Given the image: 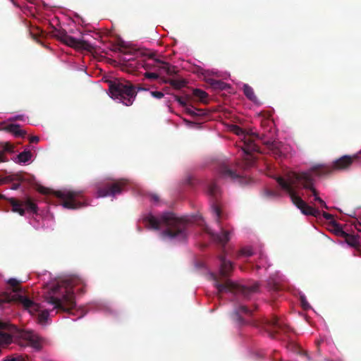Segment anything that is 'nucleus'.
Here are the masks:
<instances>
[{
    "label": "nucleus",
    "mask_w": 361,
    "mask_h": 361,
    "mask_svg": "<svg viewBox=\"0 0 361 361\" xmlns=\"http://www.w3.org/2000/svg\"><path fill=\"white\" fill-rule=\"evenodd\" d=\"M147 225L155 230L163 229L160 235L164 239L183 241L187 238L188 221L172 212L162 214L159 218L149 215L145 219Z\"/></svg>",
    "instance_id": "nucleus-1"
},
{
    "label": "nucleus",
    "mask_w": 361,
    "mask_h": 361,
    "mask_svg": "<svg viewBox=\"0 0 361 361\" xmlns=\"http://www.w3.org/2000/svg\"><path fill=\"white\" fill-rule=\"evenodd\" d=\"M73 286V282L71 280L63 281L52 286L45 295L46 301L54 305V308L58 311L70 312L76 305Z\"/></svg>",
    "instance_id": "nucleus-2"
},
{
    "label": "nucleus",
    "mask_w": 361,
    "mask_h": 361,
    "mask_svg": "<svg viewBox=\"0 0 361 361\" xmlns=\"http://www.w3.org/2000/svg\"><path fill=\"white\" fill-rule=\"evenodd\" d=\"M8 284L12 288V293H4L0 296V305L15 302L20 305L25 310L34 313L39 311V304L35 302L25 295V290L20 286V282L16 279H10Z\"/></svg>",
    "instance_id": "nucleus-3"
},
{
    "label": "nucleus",
    "mask_w": 361,
    "mask_h": 361,
    "mask_svg": "<svg viewBox=\"0 0 361 361\" xmlns=\"http://www.w3.org/2000/svg\"><path fill=\"white\" fill-rule=\"evenodd\" d=\"M109 90L112 98L119 100L126 106H130L138 91H147L148 89L142 85L135 86L130 81L118 80L111 82Z\"/></svg>",
    "instance_id": "nucleus-4"
},
{
    "label": "nucleus",
    "mask_w": 361,
    "mask_h": 361,
    "mask_svg": "<svg viewBox=\"0 0 361 361\" xmlns=\"http://www.w3.org/2000/svg\"><path fill=\"white\" fill-rule=\"evenodd\" d=\"M293 173H295L293 172L288 174L287 180L281 176L276 177L275 179L281 188L288 192L292 202L300 209L303 214L318 217L321 214L320 211L307 204L300 197L296 195L293 185L298 183V181L293 178Z\"/></svg>",
    "instance_id": "nucleus-5"
},
{
    "label": "nucleus",
    "mask_w": 361,
    "mask_h": 361,
    "mask_svg": "<svg viewBox=\"0 0 361 361\" xmlns=\"http://www.w3.org/2000/svg\"><path fill=\"white\" fill-rule=\"evenodd\" d=\"M207 192L208 194L214 200V202L212 204V209L213 213L215 214L216 221L221 229V232L219 234L209 231H207V232L212 235L214 240L224 246L230 240V232L224 230L220 224L221 211L218 203V199L221 194L220 188L215 182H211L208 185Z\"/></svg>",
    "instance_id": "nucleus-6"
},
{
    "label": "nucleus",
    "mask_w": 361,
    "mask_h": 361,
    "mask_svg": "<svg viewBox=\"0 0 361 361\" xmlns=\"http://www.w3.org/2000/svg\"><path fill=\"white\" fill-rule=\"evenodd\" d=\"M214 281V286L218 290V293H222L226 291H234L236 293L241 294L245 298L248 299L250 295L257 293L259 290V283L255 282L251 285L241 286L238 285L226 279L224 282H220L219 277L215 274H212Z\"/></svg>",
    "instance_id": "nucleus-7"
},
{
    "label": "nucleus",
    "mask_w": 361,
    "mask_h": 361,
    "mask_svg": "<svg viewBox=\"0 0 361 361\" xmlns=\"http://www.w3.org/2000/svg\"><path fill=\"white\" fill-rule=\"evenodd\" d=\"M361 157V151L353 156L344 155L333 162V166H316L312 167L309 172L314 173L317 176H324L330 174L334 170L342 171L348 169L353 163Z\"/></svg>",
    "instance_id": "nucleus-8"
},
{
    "label": "nucleus",
    "mask_w": 361,
    "mask_h": 361,
    "mask_svg": "<svg viewBox=\"0 0 361 361\" xmlns=\"http://www.w3.org/2000/svg\"><path fill=\"white\" fill-rule=\"evenodd\" d=\"M8 202L11 204V211L20 216H24L25 213L37 214L38 207L35 200L30 196H24L22 198L10 197L6 198Z\"/></svg>",
    "instance_id": "nucleus-9"
},
{
    "label": "nucleus",
    "mask_w": 361,
    "mask_h": 361,
    "mask_svg": "<svg viewBox=\"0 0 361 361\" xmlns=\"http://www.w3.org/2000/svg\"><path fill=\"white\" fill-rule=\"evenodd\" d=\"M252 324L262 327L273 338L277 334H287L292 331L289 326L276 317L271 319H262L261 321H254Z\"/></svg>",
    "instance_id": "nucleus-10"
},
{
    "label": "nucleus",
    "mask_w": 361,
    "mask_h": 361,
    "mask_svg": "<svg viewBox=\"0 0 361 361\" xmlns=\"http://www.w3.org/2000/svg\"><path fill=\"white\" fill-rule=\"evenodd\" d=\"M293 177L298 181V184L300 185L303 189L310 190L312 192L314 201L318 202L321 207L328 209L325 202L319 197V192L314 187V180L310 172L293 173Z\"/></svg>",
    "instance_id": "nucleus-11"
},
{
    "label": "nucleus",
    "mask_w": 361,
    "mask_h": 361,
    "mask_svg": "<svg viewBox=\"0 0 361 361\" xmlns=\"http://www.w3.org/2000/svg\"><path fill=\"white\" fill-rule=\"evenodd\" d=\"M52 194L61 199L63 207L70 209H75L82 207L81 202L78 200V198L82 197V191H75L71 190H61L53 191Z\"/></svg>",
    "instance_id": "nucleus-12"
},
{
    "label": "nucleus",
    "mask_w": 361,
    "mask_h": 361,
    "mask_svg": "<svg viewBox=\"0 0 361 361\" xmlns=\"http://www.w3.org/2000/svg\"><path fill=\"white\" fill-rule=\"evenodd\" d=\"M18 338L19 344L22 346H30L37 350L42 347L43 338L33 331H20Z\"/></svg>",
    "instance_id": "nucleus-13"
},
{
    "label": "nucleus",
    "mask_w": 361,
    "mask_h": 361,
    "mask_svg": "<svg viewBox=\"0 0 361 361\" xmlns=\"http://www.w3.org/2000/svg\"><path fill=\"white\" fill-rule=\"evenodd\" d=\"M54 36L65 44L78 49L90 50L92 46L87 42L82 39H77L67 34L64 30H56Z\"/></svg>",
    "instance_id": "nucleus-14"
},
{
    "label": "nucleus",
    "mask_w": 361,
    "mask_h": 361,
    "mask_svg": "<svg viewBox=\"0 0 361 361\" xmlns=\"http://www.w3.org/2000/svg\"><path fill=\"white\" fill-rule=\"evenodd\" d=\"M234 131L235 134L238 135L243 136V146H242V149L245 154L247 155L250 154L253 152H259V147L257 146V144L255 143L253 137L260 138L259 135L258 133H252L251 135H246L243 130V128L235 126H234Z\"/></svg>",
    "instance_id": "nucleus-15"
},
{
    "label": "nucleus",
    "mask_w": 361,
    "mask_h": 361,
    "mask_svg": "<svg viewBox=\"0 0 361 361\" xmlns=\"http://www.w3.org/2000/svg\"><path fill=\"white\" fill-rule=\"evenodd\" d=\"M127 183L124 180H120L114 183H107L104 185L98 186L97 195L99 197L115 196L120 194Z\"/></svg>",
    "instance_id": "nucleus-16"
},
{
    "label": "nucleus",
    "mask_w": 361,
    "mask_h": 361,
    "mask_svg": "<svg viewBox=\"0 0 361 361\" xmlns=\"http://www.w3.org/2000/svg\"><path fill=\"white\" fill-rule=\"evenodd\" d=\"M218 173L223 178L231 179L232 180H238L241 181L242 177L236 173L235 171L231 169L227 163L223 162L219 165Z\"/></svg>",
    "instance_id": "nucleus-17"
},
{
    "label": "nucleus",
    "mask_w": 361,
    "mask_h": 361,
    "mask_svg": "<svg viewBox=\"0 0 361 361\" xmlns=\"http://www.w3.org/2000/svg\"><path fill=\"white\" fill-rule=\"evenodd\" d=\"M253 356L252 359L254 360H268L270 361H283L282 358L279 356V353L274 352H265L263 350H256L252 352Z\"/></svg>",
    "instance_id": "nucleus-18"
},
{
    "label": "nucleus",
    "mask_w": 361,
    "mask_h": 361,
    "mask_svg": "<svg viewBox=\"0 0 361 361\" xmlns=\"http://www.w3.org/2000/svg\"><path fill=\"white\" fill-rule=\"evenodd\" d=\"M242 314L247 316H251L252 310L245 305H240L238 309L235 310L233 315V320L239 325H245L247 324V322L242 316Z\"/></svg>",
    "instance_id": "nucleus-19"
},
{
    "label": "nucleus",
    "mask_w": 361,
    "mask_h": 361,
    "mask_svg": "<svg viewBox=\"0 0 361 361\" xmlns=\"http://www.w3.org/2000/svg\"><path fill=\"white\" fill-rule=\"evenodd\" d=\"M220 260V269L219 274L221 278H226L228 276L229 273L233 270V265L231 261L227 260L225 257H219Z\"/></svg>",
    "instance_id": "nucleus-20"
},
{
    "label": "nucleus",
    "mask_w": 361,
    "mask_h": 361,
    "mask_svg": "<svg viewBox=\"0 0 361 361\" xmlns=\"http://www.w3.org/2000/svg\"><path fill=\"white\" fill-rule=\"evenodd\" d=\"M155 63L157 64L155 71L159 74L166 73L169 75L173 74V71H171L169 63L160 60L154 61L153 65H155Z\"/></svg>",
    "instance_id": "nucleus-21"
},
{
    "label": "nucleus",
    "mask_w": 361,
    "mask_h": 361,
    "mask_svg": "<svg viewBox=\"0 0 361 361\" xmlns=\"http://www.w3.org/2000/svg\"><path fill=\"white\" fill-rule=\"evenodd\" d=\"M343 238L348 245L353 247H359L360 245V238L357 235H351L346 232H341Z\"/></svg>",
    "instance_id": "nucleus-22"
},
{
    "label": "nucleus",
    "mask_w": 361,
    "mask_h": 361,
    "mask_svg": "<svg viewBox=\"0 0 361 361\" xmlns=\"http://www.w3.org/2000/svg\"><path fill=\"white\" fill-rule=\"evenodd\" d=\"M4 130L13 134L16 137H24L26 132L20 128L19 124L11 123L4 128Z\"/></svg>",
    "instance_id": "nucleus-23"
},
{
    "label": "nucleus",
    "mask_w": 361,
    "mask_h": 361,
    "mask_svg": "<svg viewBox=\"0 0 361 361\" xmlns=\"http://www.w3.org/2000/svg\"><path fill=\"white\" fill-rule=\"evenodd\" d=\"M1 150H0V162L8 161V158L6 156V152H13V145L10 142H3L1 144Z\"/></svg>",
    "instance_id": "nucleus-24"
},
{
    "label": "nucleus",
    "mask_w": 361,
    "mask_h": 361,
    "mask_svg": "<svg viewBox=\"0 0 361 361\" xmlns=\"http://www.w3.org/2000/svg\"><path fill=\"white\" fill-rule=\"evenodd\" d=\"M15 180H18L19 182L25 181V178L24 177V173L22 172L11 174L6 176L4 178L0 180V184H4L6 183L13 182Z\"/></svg>",
    "instance_id": "nucleus-25"
},
{
    "label": "nucleus",
    "mask_w": 361,
    "mask_h": 361,
    "mask_svg": "<svg viewBox=\"0 0 361 361\" xmlns=\"http://www.w3.org/2000/svg\"><path fill=\"white\" fill-rule=\"evenodd\" d=\"M287 348L288 350L293 351L294 353L304 355L306 358L310 359L307 353L303 349H302L299 345H298L295 343H294L292 339L288 343Z\"/></svg>",
    "instance_id": "nucleus-26"
},
{
    "label": "nucleus",
    "mask_w": 361,
    "mask_h": 361,
    "mask_svg": "<svg viewBox=\"0 0 361 361\" xmlns=\"http://www.w3.org/2000/svg\"><path fill=\"white\" fill-rule=\"evenodd\" d=\"M243 93L246 96V97L250 101L253 102H256L257 101V97L255 94L253 88L250 87L249 85L244 84Z\"/></svg>",
    "instance_id": "nucleus-27"
},
{
    "label": "nucleus",
    "mask_w": 361,
    "mask_h": 361,
    "mask_svg": "<svg viewBox=\"0 0 361 361\" xmlns=\"http://www.w3.org/2000/svg\"><path fill=\"white\" fill-rule=\"evenodd\" d=\"M32 153L30 151L25 150L20 152L18 156V163H26L29 161L32 158Z\"/></svg>",
    "instance_id": "nucleus-28"
},
{
    "label": "nucleus",
    "mask_w": 361,
    "mask_h": 361,
    "mask_svg": "<svg viewBox=\"0 0 361 361\" xmlns=\"http://www.w3.org/2000/svg\"><path fill=\"white\" fill-rule=\"evenodd\" d=\"M211 86L214 90H224L230 88V85L221 80H214L211 82Z\"/></svg>",
    "instance_id": "nucleus-29"
},
{
    "label": "nucleus",
    "mask_w": 361,
    "mask_h": 361,
    "mask_svg": "<svg viewBox=\"0 0 361 361\" xmlns=\"http://www.w3.org/2000/svg\"><path fill=\"white\" fill-rule=\"evenodd\" d=\"M165 83L170 84L175 89L179 90L185 85V82L183 80L169 79L164 81Z\"/></svg>",
    "instance_id": "nucleus-30"
},
{
    "label": "nucleus",
    "mask_w": 361,
    "mask_h": 361,
    "mask_svg": "<svg viewBox=\"0 0 361 361\" xmlns=\"http://www.w3.org/2000/svg\"><path fill=\"white\" fill-rule=\"evenodd\" d=\"M39 309H41V306L39 305ZM39 312L38 314V321L39 322L43 324V323H45L46 321L47 320L49 316V312L48 310H42V311H40V310H39V311L37 312H35L34 313H31L30 312L31 314H35L36 313Z\"/></svg>",
    "instance_id": "nucleus-31"
},
{
    "label": "nucleus",
    "mask_w": 361,
    "mask_h": 361,
    "mask_svg": "<svg viewBox=\"0 0 361 361\" xmlns=\"http://www.w3.org/2000/svg\"><path fill=\"white\" fill-rule=\"evenodd\" d=\"M193 95L197 98H199L201 101H203L207 97V94L200 89H195L193 90Z\"/></svg>",
    "instance_id": "nucleus-32"
},
{
    "label": "nucleus",
    "mask_w": 361,
    "mask_h": 361,
    "mask_svg": "<svg viewBox=\"0 0 361 361\" xmlns=\"http://www.w3.org/2000/svg\"><path fill=\"white\" fill-rule=\"evenodd\" d=\"M253 255L252 250L250 247H243L238 253V256L250 257Z\"/></svg>",
    "instance_id": "nucleus-33"
},
{
    "label": "nucleus",
    "mask_w": 361,
    "mask_h": 361,
    "mask_svg": "<svg viewBox=\"0 0 361 361\" xmlns=\"http://www.w3.org/2000/svg\"><path fill=\"white\" fill-rule=\"evenodd\" d=\"M186 112L190 116H197L201 115L202 110L197 109H193L192 108L187 107Z\"/></svg>",
    "instance_id": "nucleus-34"
},
{
    "label": "nucleus",
    "mask_w": 361,
    "mask_h": 361,
    "mask_svg": "<svg viewBox=\"0 0 361 361\" xmlns=\"http://www.w3.org/2000/svg\"><path fill=\"white\" fill-rule=\"evenodd\" d=\"M333 226H334L335 233L338 235H340V236L343 237V234L341 233V232H345V231L342 229V228L340 226V224H338L337 222H336L335 221H333Z\"/></svg>",
    "instance_id": "nucleus-35"
},
{
    "label": "nucleus",
    "mask_w": 361,
    "mask_h": 361,
    "mask_svg": "<svg viewBox=\"0 0 361 361\" xmlns=\"http://www.w3.org/2000/svg\"><path fill=\"white\" fill-rule=\"evenodd\" d=\"M265 195L267 197H273V198H275V197H280V194L275 191V190H266L265 192Z\"/></svg>",
    "instance_id": "nucleus-36"
},
{
    "label": "nucleus",
    "mask_w": 361,
    "mask_h": 361,
    "mask_svg": "<svg viewBox=\"0 0 361 361\" xmlns=\"http://www.w3.org/2000/svg\"><path fill=\"white\" fill-rule=\"evenodd\" d=\"M156 60H154V61H152V62H145L143 64H142V67L146 69V70H154L156 69V67H157V64L155 63V65H153L154 64V61H155Z\"/></svg>",
    "instance_id": "nucleus-37"
},
{
    "label": "nucleus",
    "mask_w": 361,
    "mask_h": 361,
    "mask_svg": "<svg viewBox=\"0 0 361 361\" xmlns=\"http://www.w3.org/2000/svg\"><path fill=\"white\" fill-rule=\"evenodd\" d=\"M144 76L149 80H156L159 78V73L157 71L154 73L146 72Z\"/></svg>",
    "instance_id": "nucleus-38"
},
{
    "label": "nucleus",
    "mask_w": 361,
    "mask_h": 361,
    "mask_svg": "<svg viewBox=\"0 0 361 361\" xmlns=\"http://www.w3.org/2000/svg\"><path fill=\"white\" fill-rule=\"evenodd\" d=\"M150 94L153 97L157 98V99H161L164 96V94L161 92H159V91H151Z\"/></svg>",
    "instance_id": "nucleus-39"
},
{
    "label": "nucleus",
    "mask_w": 361,
    "mask_h": 361,
    "mask_svg": "<svg viewBox=\"0 0 361 361\" xmlns=\"http://www.w3.org/2000/svg\"><path fill=\"white\" fill-rule=\"evenodd\" d=\"M322 215L323 216V217L326 219V220H328V221H334V216L332 214H329V213H327L326 212H323L322 213Z\"/></svg>",
    "instance_id": "nucleus-40"
},
{
    "label": "nucleus",
    "mask_w": 361,
    "mask_h": 361,
    "mask_svg": "<svg viewBox=\"0 0 361 361\" xmlns=\"http://www.w3.org/2000/svg\"><path fill=\"white\" fill-rule=\"evenodd\" d=\"M176 100L183 106H185L187 103H186V101L184 98L181 97H179V96H176Z\"/></svg>",
    "instance_id": "nucleus-41"
},
{
    "label": "nucleus",
    "mask_w": 361,
    "mask_h": 361,
    "mask_svg": "<svg viewBox=\"0 0 361 361\" xmlns=\"http://www.w3.org/2000/svg\"><path fill=\"white\" fill-rule=\"evenodd\" d=\"M37 190L42 194H48L50 192L49 188H44L43 186H39Z\"/></svg>",
    "instance_id": "nucleus-42"
},
{
    "label": "nucleus",
    "mask_w": 361,
    "mask_h": 361,
    "mask_svg": "<svg viewBox=\"0 0 361 361\" xmlns=\"http://www.w3.org/2000/svg\"><path fill=\"white\" fill-rule=\"evenodd\" d=\"M2 361H25V358L24 357H12V358H8V357H6L4 358Z\"/></svg>",
    "instance_id": "nucleus-43"
},
{
    "label": "nucleus",
    "mask_w": 361,
    "mask_h": 361,
    "mask_svg": "<svg viewBox=\"0 0 361 361\" xmlns=\"http://www.w3.org/2000/svg\"><path fill=\"white\" fill-rule=\"evenodd\" d=\"M149 200L154 202H158L159 201V197L156 194H152L149 195Z\"/></svg>",
    "instance_id": "nucleus-44"
},
{
    "label": "nucleus",
    "mask_w": 361,
    "mask_h": 361,
    "mask_svg": "<svg viewBox=\"0 0 361 361\" xmlns=\"http://www.w3.org/2000/svg\"><path fill=\"white\" fill-rule=\"evenodd\" d=\"M29 140L31 143H37L39 140V138L37 136H31L30 137Z\"/></svg>",
    "instance_id": "nucleus-45"
},
{
    "label": "nucleus",
    "mask_w": 361,
    "mask_h": 361,
    "mask_svg": "<svg viewBox=\"0 0 361 361\" xmlns=\"http://www.w3.org/2000/svg\"><path fill=\"white\" fill-rule=\"evenodd\" d=\"M23 118V116L18 115V116H14L13 118H9V121H17V120L22 121Z\"/></svg>",
    "instance_id": "nucleus-46"
},
{
    "label": "nucleus",
    "mask_w": 361,
    "mask_h": 361,
    "mask_svg": "<svg viewBox=\"0 0 361 361\" xmlns=\"http://www.w3.org/2000/svg\"><path fill=\"white\" fill-rule=\"evenodd\" d=\"M20 186V184L19 183H13L11 187V190H18Z\"/></svg>",
    "instance_id": "nucleus-47"
},
{
    "label": "nucleus",
    "mask_w": 361,
    "mask_h": 361,
    "mask_svg": "<svg viewBox=\"0 0 361 361\" xmlns=\"http://www.w3.org/2000/svg\"><path fill=\"white\" fill-rule=\"evenodd\" d=\"M305 197L309 199L310 197L314 196L312 192L310 190H305Z\"/></svg>",
    "instance_id": "nucleus-48"
},
{
    "label": "nucleus",
    "mask_w": 361,
    "mask_h": 361,
    "mask_svg": "<svg viewBox=\"0 0 361 361\" xmlns=\"http://www.w3.org/2000/svg\"><path fill=\"white\" fill-rule=\"evenodd\" d=\"M0 199H6L4 195L0 194Z\"/></svg>",
    "instance_id": "nucleus-49"
},
{
    "label": "nucleus",
    "mask_w": 361,
    "mask_h": 361,
    "mask_svg": "<svg viewBox=\"0 0 361 361\" xmlns=\"http://www.w3.org/2000/svg\"><path fill=\"white\" fill-rule=\"evenodd\" d=\"M265 122L272 123V122H271V121H266Z\"/></svg>",
    "instance_id": "nucleus-50"
}]
</instances>
